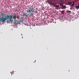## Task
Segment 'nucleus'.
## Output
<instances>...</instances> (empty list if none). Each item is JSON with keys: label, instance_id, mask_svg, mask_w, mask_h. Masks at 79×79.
I'll return each instance as SVG.
<instances>
[{"label": "nucleus", "instance_id": "1", "mask_svg": "<svg viewBox=\"0 0 79 79\" xmlns=\"http://www.w3.org/2000/svg\"><path fill=\"white\" fill-rule=\"evenodd\" d=\"M7 19H9V20H8L6 21V23L8 24L9 23V22H13V19L12 17L10 16H7L6 17H2L1 18H0V22L1 21V22H2V23H5V21L7 20Z\"/></svg>", "mask_w": 79, "mask_h": 79}, {"label": "nucleus", "instance_id": "2", "mask_svg": "<svg viewBox=\"0 0 79 79\" xmlns=\"http://www.w3.org/2000/svg\"><path fill=\"white\" fill-rule=\"evenodd\" d=\"M30 6H31V7L29 8L27 10V13H29L30 14L31 13L30 15H33V13H32L34 12V11L35 10V9L34 8V7H33V6L32 5H30Z\"/></svg>", "mask_w": 79, "mask_h": 79}, {"label": "nucleus", "instance_id": "3", "mask_svg": "<svg viewBox=\"0 0 79 79\" xmlns=\"http://www.w3.org/2000/svg\"><path fill=\"white\" fill-rule=\"evenodd\" d=\"M18 13H14V14L13 15H6V16L5 17V18L9 16L12 17V19L14 18V19H15L16 18V17H18Z\"/></svg>", "mask_w": 79, "mask_h": 79}, {"label": "nucleus", "instance_id": "4", "mask_svg": "<svg viewBox=\"0 0 79 79\" xmlns=\"http://www.w3.org/2000/svg\"><path fill=\"white\" fill-rule=\"evenodd\" d=\"M46 2H48V3L51 5L56 4V1L55 0H53L52 1L51 0H48Z\"/></svg>", "mask_w": 79, "mask_h": 79}, {"label": "nucleus", "instance_id": "5", "mask_svg": "<svg viewBox=\"0 0 79 79\" xmlns=\"http://www.w3.org/2000/svg\"><path fill=\"white\" fill-rule=\"evenodd\" d=\"M60 6L59 7V9H65L67 8V7L65 5H60Z\"/></svg>", "mask_w": 79, "mask_h": 79}, {"label": "nucleus", "instance_id": "6", "mask_svg": "<svg viewBox=\"0 0 79 79\" xmlns=\"http://www.w3.org/2000/svg\"><path fill=\"white\" fill-rule=\"evenodd\" d=\"M14 21H15V23L16 24V25L18 24H20V23H22L20 22H19V20H16V19Z\"/></svg>", "mask_w": 79, "mask_h": 79}, {"label": "nucleus", "instance_id": "7", "mask_svg": "<svg viewBox=\"0 0 79 79\" xmlns=\"http://www.w3.org/2000/svg\"><path fill=\"white\" fill-rule=\"evenodd\" d=\"M22 12L23 13V16L25 17H27V16H28V15H27V13H26L25 12H23V11H22Z\"/></svg>", "mask_w": 79, "mask_h": 79}, {"label": "nucleus", "instance_id": "8", "mask_svg": "<svg viewBox=\"0 0 79 79\" xmlns=\"http://www.w3.org/2000/svg\"><path fill=\"white\" fill-rule=\"evenodd\" d=\"M54 6V7H55L57 8H58L59 7V5H57V4L52 5Z\"/></svg>", "mask_w": 79, "mask_h": 79}, {"label": "nucleus", "instance_id": "9", "mask_svg": "<svg viewBox=\"0 0 79 79\" xmlns=\"http://www.w3.org/2000/svg\"><path fill=\"white\" fill-rule=\"evenodd\" d=\"M63 1L60 0L59 1V5H63Z\"/></svg>", "mask_w": 79, "mask_h": 79}, {"label": "nucleus", "instance_id": "10", "mask_svg": "<svg viewBox=\"0 0 79 79\" xmlns=\"http://www.w3.org/2000/svg\"><path fill=\"white\" fill-rule=\"evenodd\" d=\"M75 9H77V10L79 9V3L78 4V6H77V4H75Z\"/></svg>", "mask_w": 79, "mask_h": 79}, {"label": "nucleus", "instance_id": "11", "mask_svg": "<svg viewBox=\"0 0 79 79\" xmlns=\"http://www.w3.org/2000/svg\"><path fill=\"white\" fill-rule=\"evenodd\" d=\"M71 4L72 6H73L74 5H76V4H75V2H74V1H73V2Z\"/></svg>", "mask_w": 79, "mask_h": 79}, {"label": "nucleus", "instance_id": "12", "mask_svg": "<svg viewBox=\"0 0 79 79\" xmlns=\"http://www.w3.org/2000/svg\"><path fill=\"white\" fill-rule=\"evenodd\" d=\"M70 12H71V11L70 10L66 11V13H69Z\"/></svg>", "mask_w": 79, "mask_h": 79}, {"label": "nucleus", "instance_id": "13", "mask_svg": "<svg viewBox=\"0 0 79 79\" xmlns=\"http://www.w3.org/2000/svg\"><path fill=\"white\" fill-rule=\"evenodd\" d=\"M5 12H4V13H2V14H1V15H2V17H4V15H5Z\"/></svg>", "mask_w": 79, "mask_h": 79}, {"label": "nucleus", "instance_id": "14", "mask_svg": "<svg viewBox=\"0 0 79 79\" xmlns=\"http://www.w3.org/2000/svg\"><path fill=\"white\" fill-rule=\"evenodd\" d=\"M72 3H73V2H68V5H70L71 4H72Z\"/></svg>", "mask_w": 79, "mask_h": 79}, {"label": "nucleus", "instance_id": "15", "mask_svg": "<svg viewBox=\"0 0 79 79\" xmlns=\"http://www.w3.org/2000/svg\"><path fill=\"white\" fill-rule=\"evenodd\" d=\"M23 22V20L22 19H21V20H20V21H19V22H20L22 23Z\"/></svg>", "mask_w": 79, "mask_h": 79}, {"label": "nucleus", "instance_id": "16", "mask_svg": "<svg viewBox=\"0 0 79 79\" xmlns=\"http://www.w3.org/2000/svg\"><path fill=\"white\" fill-rule=\"evenodd\" d=\"M60 12H61V14H63L64 13V11L62 10V11H60Z\"/></svg>", "mask_w": 79, "mask_h": 79}, {"label": "nucleus", "instance_id": "17", "mask_svg": "<svg viewBox=\"0 0 79 79\" xmlns=\"http://www.w3.org/2000/svg\"><path fill=\"white\" fill-rule=\"evenodd\" d=\"M25 24H26V25L28 26L29 25V24L28 23H25Z\"/></svg>", "mask_w": 79, "mask_h": 79}, {"label": "nucleus", "instance_id": "18", "mask_svg": "<svg viewBox=\"0 0 79 79\" xmlns=\"http://www.w3.org/2000/svg\"><path fill=\"white\" fill-rule=\"evenodd\" d=\"M76 1H78V0H75Z\"/></svg>", "mask_w": 79, "mask_h": 79}, {"label": "nucleus", "instance_id": "19", "mask_svg": "<svg viewBox=\"0 0 79 79\" xmlns=\"http://www.w3.org/2000/svg\"><path fill=\"white\" fill-rule=\"evenodd\" d=\"M60 1H63V0H60Z\"/></svg>", "mask_w": 79, "mask_h": 79}]
</instances>
